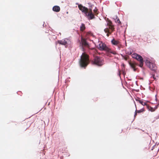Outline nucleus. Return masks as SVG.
<instances>
[{
  "mask_svg": "<svg viewBox=\"0 0 159 159\" xmlns=\"http://www.w3.org/2000/svg\"><path fill=\"white\" fill-rule=\"evenodd\" d=\"M129 64L130 67L133 69L134 71H135L136 69L135 68V66L136 64L134 63L129 62Z\"/></svg>",
  "mask_w": 159,
  "mask_h": 159,
  "instance_id": "9d476101",
  "label": "nucleus"
},
{
  "mask_svg": "<svg viewBox=\"0 0 159 159\" xmlns=\"http://www.w3.org/2000/svg\"><path fill=\"white\" fill-rule=\"evenodd\" d=\"M93 64H95L98 66H101L103 64V60L100 59L98 57H95L94 61L92 62Z\"/></svg>",
  "mask_w": 159,
  "mask_h": 159,
  "instance_id": "39448f33",
  "label": "nucleus"
},
{
  "mask_svg": "<svg viewBox=\"0 0 159 159\" xmlns=\"http://www.w3.org/2000/svg\"><path fill=\"white\" fill-rule=\"evenodd\" d=\"M107 33V37H108L109 36V34H109V33Z\"/></svg>",
  "mask_w": 159,
  "mask_h": 159,
  "instance_id": "4be33fe9",
  "label": "nucleus"
},
{
  "mask_svg": "<svg viewBox=\"0 0 159 159\" xmlns=\"http://www.w3.org/2000/svg\"><path fill=\"white\" fill-rule=\"evenodd\" d=\"M97 47L101 50H105L106 51H110V49L102 42H98V44L97 45Z\"/></svg>",
  "mask_w": 159,
  "mask_h": 159,
  "instance_id": "20e7f679",
  "label": "nucleus"
},
{
  "mask_svg": "<svg viewBox=\"0 0 159 159\" xmlns=\"http://www.w3.org/2000/svg\"><path fill=\"white\" fill-rule=\"evenodd\" d=\"M52 9L54 11L56 12H58L60 10V8L59 6H56L53 7Z\"/></svg>",
  "mask_w": 159,
  "mask_h": 159,
  "instance_id": "9b49d317",
  "label": "nucleus"
},
{
  "mask_svg": "<svg viewBox=\"0 0 159 159\" xmlns=\"http://www.w3.org/2000/svg\"><path fill=\"white\" fill-rule=\"evenodd\" d=\"M89 62L88 56L84 53H82L81 57L80 64L82 67H85L87 66Z\"/></svg>",
  "mask_w": 159,
  "mask_h": 159,
  "instance_id": "f03ea898",
  "label": "nucleus"
},
{
  "mask_svg": "<svg viewBox=\"0 0 159 159\" xmlns=\"http://www.w3.org/2000/svg\"><path fill=\"white\" fill-rule=\"evenodd\" d=\"M78 6L79 9L85 14L89 19H92L94 18V16L93 13L91 10L89 11L88 9L87 8L82 6L81 5H78Z\"/></svg>",
  "mask_w": 159,
  "mask_h": 159,
  "instance_id": "f257e3e1",
  "label": "nucleus"
},
{
  "mask_svg": "<svg viewBox=\"0 0 159 159\" xmlns=\"http://www.w3.org/2000/svg\"><path fill=\"white\" fill-rule=\"evenodd\" d=\"M142 105L143 106L146 105V103L145 102H144L143 101V103Z\"/></svg>",
  "mask_w": 159,
  "mask_h": 159,
  "instance_id": "aec40b11",
  "label": "nucleus"
},
{
  "mask_svg": "<svg viewBox=\"0 0 159 159\" xmlns=\"http://www.w3.org/2000/svg\"><path fill=\"white\" fill-rule=\"evenodd\" d=\"M69 40L67 39H65L61 40H58V43L60 44L65 46L66 47L67 46V43L69 42Z\"/></svg>",
  "mask_w": 159,
  "mask_h": 159,
  "instance_id": "6e6552de",
  "label": "nucleus"
},
{
  "mask_svg": "<svg viewBox=\"0 0 159 159\" xmlns=\"http://www.w3.org/2000/svg\"><path fill=\"white\" fill-rule=\"evenodd\" d=\"M143 109H141L140 110H138V111L136 110L135 111V115H134V117H135V116L136 115L137 113H141V112H143Z\"/></svg>",
  "mask_w": 159,
  "mask_h": 159,
  "instance_id": "4468645a",
  "label": "nucleus"
},
{
  "mask_svg": "<svg viewBox=\"0 0 159 159\" xmlns=\"http://www.w3.org/2000/svg\"><path fill=\"white\" fill-rule=\"evenodd\" d=\"M146 65L152 70H156L155 65L152 63H151L148 60H146L145 61Z\"/></svg>",
  "mask_w": 159,
  "mask_h": 159,
  "instance_id": "423d86ee",
  "label": "nucleus"
},
{
  "mask_svg": "<svg viewBox=\"0 0 159 159\" xmlns=\"http://www.w3.org/2000/svg\"><path fill=\"white\" fill-rule=\"evenodd\" d=\"M107 25L108 27L104 30V31L105 33H108L111 34V33L114 30V28L112 25L111 22L110 20H108L107 22Z\"/></svg>",
  "mask_w": 159,
  "mask_h": 159,
  "instance_id": "7ed1b4c3",
  "label": "nucleus"
},
{
  "mask_svg": "<svg viewBox=\"0 0 159 159\" xmlns=\"http://www.w3.org/2000/svg\"><path fill=\"white\" fill-rule=\"evenodd\" d=\"M117 19V20H115V22H116V23L117 22V23H118L120 24V21L119 19Z\"/></svg>",
  "mask_w": 159,
  "mask_h": 159,
  "instance_id": "a211bd4d",
  "label": "nucleus"
},
{
  "mask_svg": "<svg viewBox=\"0 0 159 159\" xmlns=\"http://www.w3.org/2000/svg\"><path fill=\"white\" fill-rule=\"evenodd\" d=\"M85 29V25L84 24H82L80 26V29L81 31H83Z\"/></svg>",
  "mask_w": 159,
  "mask_h": 159,
  "instance_id": "ddd939ff",
  "label": "nucleus"
},
{
  "mask_svg": "<svg viewBox=\"0 0 159 159\" xmlns=\"http://www.w3.org/2000/svg\"><path fill=\"white\" fill-rule=\"evenodd\" d=\"M94 11L95 12H96V11L95 10H94Z\"/></svg>",
  "mask_w": 159,
  "mask_h": 159,
  "instance_id": "5701e85b",
  "label": "nucleus"
},
{
  "mask_svg": "<svg viewBox=\"0 0 159 159\" xmlns=\"http://www.w3.org/2000/svg\"><path fill=\"white\" fill-rule=\"evenodd\" d=\"M111 42L114 45H116L118 43V42L115 40V39L112 40Z\"/></svg>",
  "mask_w": 159,
  "mask_h": 159,
  "instance_id": "f8f14e48",
  "label": "nucleus"
},
{
  "mask_svg": "<svg viewBox=\"0 0 159 159\" xmlns=\"http://www.w3.org/2000/svg\"><path fill=\"white\" fill-rule=\"evenodd\" d=\"M151 110H150V111H153V108H151Z\"/></svg>",
  "mask_w": 159,
  "mask_h": 159,
  "instance_id": "412c9836",
  "label": "nucleus"
},
{
  "mask_svg": "<svg viewBox=\"0 0 159 159\" xmlns=\"http://www.w3.org/2000/svg\"><path fill=\"white\" fill-rule=\"evenodd\" d=\"M113 18L114 20H116L117 19V16H115L113 17Z\"/></svg>",
  "mask_w": 159,
  "mask_h": 159,
  "instance_id": "6ab92c4d",
  "label": "nucleus"
},
{
  "mask_svg": "<svg viewBox=\"0 0 159 159\" xmlns=\"http://www.w3.org/2000/svg\"><path fill=\"white\" fill-rule=\"evenodd\" d=\"M107 52H110L111 53L113 54H114V55L116 54V52H114V51H111L110 49V51H107Z\"/></svg>",
  "mask_w": 159,
  "mask_h": 159,
  "instance_id": "dca6fc26",
  "label": "nucleus"
},
{
  "mask_svg": "<svg viewBox=\"0 0 159 159\" xmlns=\"http://www.w3.org/2000/svg\"><path fill=\"white\" fill-rule=\"evenodd\" d=\"M80 45L82 46L81 49L84 50L83 46L87 47L88 45V43L87 42L85 39L83 38L82 37H81V41L80 42Z\"/></svg>",
  "mask_w": 159,
  "mask_h": 159,
  "instance_id": "0eeeda50",
  "label": "nucleus"
},
{
  "mask_svg": "<svg viewBox=\"0 0 159 159\" xmlns=\"http://www.w3.org/2000/svg\"><path fill=\"white\" fill-rule=\"evenodd\" d=\"M136 59L139 61V66L141 67H142L143 63V61L142 57L140 55H138V56L137 57V58H136Z\"/></svg>",
  "mask_w": 159,
  "mask_h": 159,
  "instance_id": "1a4fd4ad",
  "label": "nucleus"
},
{
  "mask_svg": "<svg viewBox=\"0 0 159 159\" xmlns=\"http://www.w3.org/2000/svg\"><path fill=\"white\" fill-rule=\"evenodd\" d=\"M136 101L139 102L141 104H142V103H143V101L142 100H140L139 99H136Z\"/></svg>",
  "mask_w": 159,
  "mask_h": 159,
  "instance_id": "f3484780",
  "label": "nucleus"
},
{
  "mask_svg": "<svg viewBox=\"0 0 159 159\" xmlns=\"http://www.w3.org/2000/svg\"><path fill=\"white\" fill-rule=\"evenodd\" d=\"M93 50H94V51H95V49H93Z\"/></svg>",
  "mask_w": 159,
  "mask_h": 159,
  "instance_id": "b1692460",
  "label": "nucleus"
},
{
  "mask_svg": "<svg viewBox=\"0 0 159 159\" xmlns=\"http://www.w3.org/2000/svg\"><path fill=\"white\" fill-rule=\"evenodd\" d=\"M132 56L133 58L136 59V58H137V57L138 56V54L136 53H134L132 54Z\"/></svg>",
  "mask_w": 159,
  "mask_h": 159,
  "instance_id": "2eb2a0df",
  "label": "nucleus"
}]
</instances>
